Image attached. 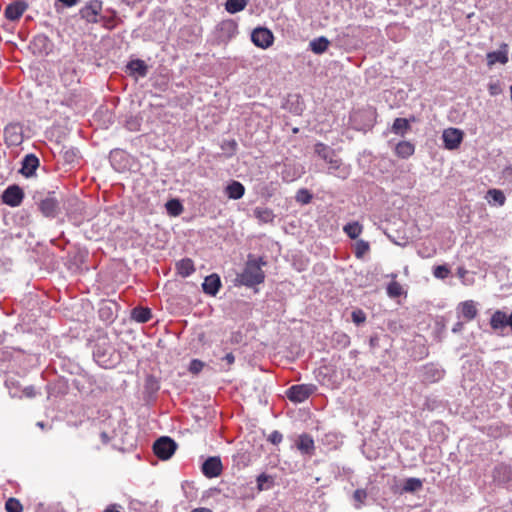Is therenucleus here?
Segmentation results:
<instances>
[{
	"label": "nucleus",
	"instance_id": "obj_1",
	"mask_svg": "<svg viewBox=\"0 0 512 512\" xmlns=\"http://www.w3.org/2000/svg\"><path fill=\"white\" fill-rule=\"evenodd\" d=\"M266 264L267 262L263 257H255L249 254L242 272L236 275L235 286L254 288L262 284L265 280V272L262 267Z\"/></svg>",
	"mask_w": 512,
	"mask_h": 512
},
{
	"label": "nucleus",
	"instance_id": "obj_2",
	"mask_svg": "<svg viewBox=\"0 0 512 512\" xmlns=\"http://www.w3.org/2000/svg\"><path fill=\"white\" fill-rule=\"evenodd\" d=\"M314 151L320 158L329 164L328 174L334 175L343 180L349 177V167L344 165L342 160L336 156L333 148L322 142H318L315 144Z\"/></svg>",
	"mask_w": 512,
	"mask_h": 512
},
{
	"label": "nucleus",
	"instance_id": "obj_3",
	"mask_svg": "<svg viewBox=\"0 0 512 512\" xmlns=\"http://www.w3.org/2000/svg\"><path fill=\"white\" fill-rule=\"evenodd\" d=\"M93 358L97 364L104 368L114 367L119 356L107 335H101L93 345Z\"/></svg>",
	"mask_w": 512,
	"mask_h": 512
},
{
	"label": "nucleus",
	"instance_id": "obj_4",
	"mask_svg": "<svg viewBox=\"0 0 512 512\" xmlns=\"http://www.w3.org/2000/svg\"><path fill=\"white\" fill-rule=\"evenodd\" d=\"M176 449L177 443L169 436H162L153 444V452L161 460L170 459Z\"/></svg>",
	"mask_w": 512,
	"mask_h": 512
},
{
	"label": "nucleus",
	"instance_id": "obj_5",
	"mask_svg": "<svg viewBox=\"0 0 512 512\" xmlns=\"http://www.w3.org/2000/svg\"><path fill=\"white\" fill-rule=\"evenodd\" d=\"M317 390L314 384H296L289 387L286 391L287 398L294 403H302L307 400Z\"/></svg>",
	"mask_w": 512,
	"mask_h": 512
},
{
	"label": "nucleus",
	"instance_id": "obj_6",
	"mask_svg": "<svg viewBox=\"0 0 512 512\" xmlns=\"http://www.w3.org/2000/svg\"><path fill=\"white\" fill-rule=\"evenodd\" d=\"M445 376V370L438 364L428 363L419 369V378L424 384L439 382Z\"/></svg>",
	"mask_w": 512,
	"mask_h": 512
},
{
	"label": "nucleus",
	"instance_id": "obj_7",
	"mask_svg": "<svg viewBox=\"0 0 512 512\" xmlns=\"http://www.w3.org/2000/svg\"><path fill=\"white\" fill-rule=\"evenodd\" d=\"M4 141L8 147L19 146L24 140L23 126L19 122H11L4 127Z\"/></svg>",
	"mask_w": 512,
	"mask_h": 512
},
{
	"label": "nucleus",
	"instance_id": "obj_8",
	"mask_svg": "<svg viewBox=\"0 0 512 512\" xmlns=\"http://www.w3.org/2000/svg\"><path fill=\"white\" fill-rule=\"evenodd\" d=\"M38 208L46 218H55L60 211V204L55 197V192H48L44 198L39 199Z\"/></svg>",
	"mask_w": 512,
	"mask_h": 512
},
{
	"label": "nucleus",
	"instance_id": "obj_9",
	"mask_svg": "<svg viewBox=\"0 0 512 512\" xmlns=\"http://www.w3.org/2000/svg\"><path fill=\"white\" fill-rule=\"evenodd\" d=\"M252 43L262 49L269 48L274 42V35L266 27H257L251 33Z\"/></svg>",
	"mask_w": 512,
	"mask_h": 512
},
{
	"label": "nucleus",
	"instance_id": "obj_10",
	"mask_svg": "<svg viewBox=\"0 0 512 512\" xmlns=\"http://www.w3.org/2000/svg\"><path fill=\"white\" fill-rule=\"evenodd\" d=\"M24 199L23 189L16 185H9L2 193L1 200L10 207H18Z\"/></svg>",
	"mask_w": 512,
	"mask_h": 512
},
{
	"label": "nucleus",
	"instance_id": "obj_11",
	"mask_svg": "<svg viewBox=\"0 0 512 512\" xmlns=\"http://www.w3.org/2000/svg\"><path fill=\"white\" fill-rule=\"evenodd\" d=\"M464 138V132L458 128H447L442 133L444 148L447 150H455L459 148Z\"/></svg>",
	"mask_w": 512,
	"mask_h": 512
},
{
	"label": "nucleus",
	"instance_id": "obj_12",
	"mask_svg": "<svg viewBox=\"0 0 512 512\" xmlns=\"http://www.w3.org/2000/svg\"><path fill=\"white\" fill-rule=\"evenodd\" d=\"M101 11L102 1L90 0L80 9L79 14L81 18L86 20L88 23H98V17Z\"/></svg>",
	"mask_w": 512,
	"mask_h": 512
},
{
	"label": "nucleus",
	"instance_id": "obj_13",
	"mask_svg": "<svg viewBox=\"0 0 512 512\" xmlns=\"http://www.w3.org/2000/svg\"><path fill=\"white\" fill-rule=\"evenodd\" d=\"M492 477L498 485L508 486L512 484V466L505 463L496 465L493 469Z\"/></svg>",
	"mask_w": 512,
	"mask_h": 512
},
{
	"label": "nucleus",
	"instance_id": "obj_14",
	"mask_svg": "<svg viewBox=\"0 0 512 512\" xmlns=\"http://www.w3.org/2000/svg\"><path fill=\"white\" fill-rule=\"evenodd\" d=\"M223 465L219 456H210L202 464L201 471L207 478H215L221 475Z\"/></svg>",
	"mask_w": 512,
	"mask_h": 512
},
{
	"label": "nucleus",
	"instance_id": "obj_15",
	"mask_svg": "<svg viewBox=\"0 0 512 512\" xmlns=\"http://www.w3.org/2000/svg\"><path fill=\"white\" fill-rule=\"evenodd\" d=\"M39 165V158L35 154H27L21 161V168L19 170V173H21L26 178L32 177L33 175H35V172Z\"/></svg>",
	"mask_w": 512,
	"mask_h": 512
},
{
	"label": "nucleus",
	"instance_id": "obj_16",
	"mask_svg": "<svg viewBox=\"0 0 512 512\" xmlns=\"http://www.w3.org/2000/svg\"><path fill=\"white\" fill-rule=\"evenodd\" d=\"M27 9L28 4L25 1H15L6 6L4 15L10 21H17Z\"/></svg>",
	"mask_w": 512,
	"mask_h": 512
},
{
	"label": "nucleus",
	"instance_id": "obj_17",
	"mask_svg": "<svg viewBox=\"0 0 512 512\" xmlns=\"http://www.w3.org/2000/svg\"><path fill=\"white\" fill-rule=\"evenodd\" d=\"M487 65L493 66L496 63L506 64L508 58V44L502 43L500 49L497 51H491L486 54Z\"/></svg>",
	"mask_w": 512,
	"mask_h": 512
},
{
	"label": "nucleus",
	"instance_id": "obj_18",
	"mask_svg": "<svg viewBox=\"0 0 512 512\" xmlns=\"http://www.w3.org/2000/svg\"><path fill=\"white\" fill-rule=\"evenodd\" d=\"M222 286L220 276L216 273H212L205 277L202 283V290L205 294L210 296H216Z\"/></svg>",
	"mask_w": 512,
	"mask_h": 512
},
{
	"label": "nucleus",
	"instance_id": "obj_19",
	"mask_svg": "<svg viewBox=\"0 0 512 512\" xmlns=\"http://www.w3.org/2000/svg\"><path fill=\"white\" fill-rule=\"evenodd\" d=\"M149 71L148 65L141 59H133L126 65V72L130 76H136L144 78L147 76Z\"/></svg>",
	"mask_w": 512,
	"mask_h": 512
},
{
	"label": "nucleus",
	"instance_id": "obj_20",
	"mask_svg": "<svg viewBox=\"0 0 512 512\" xmlns=\"http://www.w3.org/2000/svg\"><path fill=\"white\" fill-rule=\"evenodd\" d=\"M218 30L223 40H231L238 34V25L234 20L227 19L219 23Z\"/></svg>",
	"mask_w": 512,
	"mask_h": 512
},
{
	"label": "nucleus",
	"instance_id": "obj_21",
	"mask_svg": "<svg viewBox=\"0 0 512 512\" xmlns=\"http://www.w3.org/2000/svg\"><path fill=\"white\" fill-rule=\"evenodd\" d=\"M416 118L411 116L407 118H396L392 124L391 132L398 136L404 137L411 130V123L415 122Z\"/></svg>",
	"mask_w": 512,
	"mask_h": 512
},
{
	"label": "nucleus",
	"instance_id": "obj_22",
	"mask_svg": "<svg viewBox=\"0 0 512 512\" xmlns=\"http://www.w3.org/2000/svg\"><path fill=\"white\" fill-rule=\"evenodd\" d=\"M296 446L304 455H313L315 452V443L311 435L303 433L299 435Z\"/></svg>",
	"mask_w": 512,
	"mask_h": 512
},
{
	"label": "nucleus",
	"instance_id": "obj_23",
	"mask_svg": "<svg viewBox=\"0 0 512 512\" xmlns=\"http://www.w3.org/2000/svg\"><path fill=\"white\" fill-rule=\"evenodd\" d=\"M225 194L229 199L238 200L241 199L245 194V187L244 185L236 180H232L226 187H225Z\"/></svg>",
	"mask_w": 512,
	"mask_h": 512
},
{
	"label": "nucleus",
	"instance_id": "obj_24",
	"mask_svg": "<svg viewBox=\"0 0 512 512\" xmlns=\"http://www.w3.org/2000/svg\"><path fill=\"white\" fill-rule=\"evenodd\" d=\"M116 306L114 302H104L98 310L99 318L105 322L112 323L117 317L114 311Z\"/></svg>",
	"mask_w": 512,
	"mask_h": 512
},
{
	"label": "nucleus",
	"instance_id": "obj_25",
	"mask_svg": "<svg viewBox=\"0 0 512 512\" xmlns=\"http://www.w3.org/2000/svg\"><path fill=\"white\" fill-rule=\"evenodd\" d=\"M175 268L177 273L183 277H189L195 272L194 262L190 258H183L176 262Z\"/></svg>",
	"mask_w": 512,
	"mask_h": 512
},
{
	"label": "nucleus",
	"instance_id": "obj_26",
	"mask_svg": "<svg viewBox=\"0 0 512 512\" xmlns=\"http://www.w3.org/2000/svg\"><path fill=\"white\" fill-rule=\"evenodd\" d=\"M61 154L63 156L64 162L69 165H74L81 159V153L76 147L63 146Z\"/></svg>",
	"mask_w": 512,
	"mask_h": 512
},
{
	"label": "nucleus",
	"instance_id": "obj_27",
	"mask_svg": "<svg viewBox=\"0 0 512 512\" xmlns=\"http://www.w3.org/2000/svg\"><path fill=\"white\" fill-rule=\"evenodd\" d=\"M152 318L151 309L148 307L137 306L131 311V319L138 323H146Z\"/></svg>",
	"mask_w": 512,
	"mask_h": 512
},
{
	"label": "nucleus",
	"instance_id": "obj_28",
	"mask_svg": "<svg viewBox=\"0 0 512 512\" xmlns=\"http://www.w3.org/2000/svg\"><path fill=\"white\" fill-rule=\"evenodd\" d=\"M415 152V145L410 141H400L395 147V154L402 159H407Z\"/></svg>",
	"mask_w": 512,
	"mask_h": 512
},
{
	"label": "nucleus",
	"instance_id": "obj_29",
	"mask_svg": "<svg viewBox=\"0 0 512 512\" xmlns=\"http://www.w3.org/2000/svg\"><path fill=\"white\" fill-rule=\"evenodd\" d=\"M508 322V316L500 310L495 311L490 318V325L494 330L505 328Z\"/></svg>",
	"mask_w": 512,
	"mask_h": 512
},
{
	"label": "nucleus",
	"instance_id": "obj_30",
	"mask_svg": "<svg viewBox=\"0 0 512 512\" xmlns=\"http://www.w3.org/2000/svg\"><path fill=\"white\" fill-rule=\"evenodd\" d=\"M423 488V481L420 478L410 477L407 478L402 486L403 493H415Z\"/></svg>",
	"mask_w": 512,
	"mask_h": 512
},
{
	"label": "nucleus",
	"instance_id": "obj_31",
	"mask_svg": "<svg viewBox=\"0 0 512 512\" xmlns=\"http://www.w3.org/2000/svg\"><path fill=\"white\" fill-rule=\"evenodd\" d=\"M459 307L461 310V314L468 321L473 320L477 316L478 311H477L474 301H472V300L464 301V302L460 303Z\"/></svg>",
	"mask_w": 512,
	"mask_h": 512
},
{
	"label": "nucleus",
	"instance_id": "obj_32",
	"mask_svg": "<svg viewBox=\"0 0 512 512\" xmlns=\"http://www.w3.org/2000/svg\"><path fill=\"white\" fill-rule=\"evenodd\" d=\"M329 44L330 42L326 37L320 36L310 41L309 46L315 54H322L328 49Z\"/></svg>",
	"mask_w": 512,
	"mask_h": 512
},
{
	"label": "nucleus",
	"instance_id": "obj_33",
	"mask_svg": "<svg viewBox=\"0 0 512 512\" xmlns=\"http://www.w3.org/2000/svg\"><path fill=\"white\" fill-rule=\"evenodd\" d=\"M254 216L259 220L260 223H271L275 218V215L270 208L261 207H256L254 209Z\"/></svg>",
	"mask_w": 512,
	"mask_h": 512
},
{
	"label": "nucleus",
	"instance_id": "obj_34",
	"mask_svg": "<svg viewBox=\"0 0 512 512\" xmlns=\"http://www.w3.org/2000/svg\"><path fill=\"white\" fill-rule=\"evenodd\" d=\"M248 4V0H226L225 10L230 14H236L243 11Z\"/></svg>",
	"mask_w": 512,
	"mask_h": 512
},
{
	"label": "nucleus",
	"instance_id": "obj_35",
	"mask_svg": "<svg viewBox=\"0 0 512 512\" xmlns=\"http://www.w3.org/2000/svg\"><path fill=\"white\" fill-rule=\"evenodd\" d=\"M256 482L258 491L269 490L274 486V477L266 473H261L257 476Z\"/></svg>",
	"mask_w": 512,
	"mask_h": 512
},
{
	"label": "nucleus",
	"instance_id": "obj_36",
	"mask_svg": "<svg viewBox=\"0 0 512 512\" xmlns=\"http://www.w3.org/2000/svg\"><path fill=\"white\" fill-rule=\"evenodd\" d=\"M363 227L358 221L349 222L343 227V231L351 239H357L362 233Z\"/></svg>",
	"mask_w": 512,
	"mask_h": 512
},
{
	"label": "nucleus",
	"instance_id": "obj_37",
	"mask_svg": "<svg viewBox=\"0 0 512 512\" xmlns=\"http://www.w3.org/2000/svg\"><path fill=\"white\" fill-rule=\"evenodd\" d=\"M83 209H84L83 204L76 201L75 211L68 212L69 221H71L73 225L80 226L83 223V221L85 219L84 216L82 215Z\"/></svg>",
	"mask_w": 512,
	"mask_h": 512
},
{
	"label": "nucleus",
	"instance_id": "obj_38",
	"mask_svg": "<svg viewBox=\"0 0 512 512\" xmlns=\"http://www.w3.org/2000/svg\"><path fill=\"white\" fill-rule=\"evenodd\" d=\"M487 198H488L489 202H493L499 206H503L506 201V197H505L503 191H501L499 189L488 190Z\"/></svg>",
	"mask_w": 512,
	"mask_h": 512
},
{
	"label": "nucleus",
	"instance_id": "obj_39",
	"mask_svg": "<svg viewBox=\"0 0 512 512\" xmlns=\"http://www.w3.org/2000/svg\"><path fill=\"white\" fill-rule=\"evenodd\" d=\"M167 212L172 216H178L183 211V205L178 199H171L165 205Z\"/></svg>",
	"mask_w": 512,
	"mask_h": 512
},
{
	"label": "nucleus",
	"instance_id": "obj_40",
	"mask_svg": "<svg viewBox=\"0 0 512 512\" xmlns=\"http://www.w3.org/2000/svg\"><path fill=\"white\" fill-rule=\"evenodd\" d=\"M238 144L236 140H226L221 144V149L224 151L227 158H231L235 155Z\"/></svg>",
	"mask_w": 512,
	"mask_h": 512
},
{
	"label": "nucleus",
	"instance_id": "obj_41",
	"mask_svg": "<svg viewBox=\"0 0 512 512\" xmlns=\"http://www.w3.org/2000/svg\"><path fill=\"white\" fill-rule=\"evenodd\" d=\"M369 249V243L365 240L360 239L355 243L354 254L356 258L361 259L369 251Z\"/></svg>",
	"mask_w": 512,
	"mask_h": 512
},
{
	"label": "nucleus",
	"instance_id": "obj_42",
	"mask_svg": "<svg viewBox=\"0 0 512 512\" xmlns=\"http://www.w3.org/2000/svg\"><path fill=\"white\" fill-rule=\"evenodd\" d=\"M312 197V194L307 189L301 188L296 192L295 200L302 205H306L311 202Z\"/></svg>",
	"mask_w": 512,
	"mask_h": 512
},
{
	"label": "nucleus",
	"instance_id": "obj_43",
	"mask_svg": "<svg viewBox=\"0 0 512 512\" xmlns=\"http://www.w3.org/2000/svg\"><path fill=\"white\" fill-rule=\"evenodd\" d=\"M386 291L390 298H397L401 296L403 289L398 282L392 281L387 285Z\"/></svg>",
	"mask_w": 512,
	"mask_h": 512
},
{
	"label": "nucleus",
	"instance_id": "obj_44",
	"mask_svg": "<svg viewBox=\"0 0 512 512\" xmlns=\"http://www.w3.org/2000/svg\"><path fill=\"white\" fill-rule=\"evenodd\" d=\"M5 509L7 512H22L23 507L18 499L11 497L6 501Z\"/></svg>",
	"mask_w": 512,
	"mask_h": 512
},
{
	"label": "nucleus",
	"instance_id": "obj_45",
	"mask_svg": "<svg viewBox=\"0 0 512 512\" xmlns=\"http://www.w3.org/2000/svg\"><path fill=\"white\" fill-rule=\"evenodd\" d=\"M449 274L450 269L447 265H438L433 268V275L437 279H445Z\"/></svg>",
	"mask_w": 512,
	"mask_h": 512
},
{
	"label": "nucleus",
	"instance_id": "obj_46",
	"mask_svg": "<svg viewBox=\"0 0 512 512\" xmlns=\"http://www.w3.org/2000/svg\"><path fill=\"white\" fill-rule=\"evenodd\" d=\"M203 367H204V362H202L199 359H192L190 361L188 371L192 374H198L202 371Z\"/></svg>",
	"mask_w": 512,
	"mask_h": 512
},
{
	"label": "nucleus",
	"instance_id": "obj_47",
	"mask_svg": "<svg viewBox=\"0 0 512 512\" xmlns=\"http://www.w3.org/2000/svg\"><path fill=\"white\" fill-rule=\"evenodd\" d=\"M351 317H352V321L356 324V325H360L362 323H364L366 321V314L363 310L361 309H356L352 312L351 314Z\"/></svg>",
	"mask_w": 512,
	"mask_h": 512
},
{
	"label": "nucleus",
	"instance_id": "obj_48",
	"mask_svg": "<svg viewBox=\"0 0 512 512\" xmlns=\"http://www.w3.org/2000/svg\"><path fill=\"white\" fill-rule=\"evenodd\" d=\"M80 0H55L54 7L60 12L63 7L75 6Z\"/></svg>",
	"mask_w": 512,
	"mask_h": 512
},
{
	"label": "nucleus",
	"instance_id": "obj_49",
	"mask_svg": "<svg viewBox=\"0 0 512 512\" xmlns=\"http://www.w3.org/2000/svg\"><path fill=\"white\" fill-rule=\"evenodd\" d=\"M282 440H283V435H282V433H280L277 430H274L273 432H271V434L268 437V441L274 445L280 444L282 442Z\"/></svg>",
	"mask_w": 512,
	"mask_h": 512
},
{
	"label": "nucleus",
	"instance_id": "obj_50",
	"mask_svg": "<svg viewBox=\"0 0 512 512\" xmlns=\"http://www.w3.org/2000/svg\"><path fill=\"white\" fill-rule=\"evenodd\" d=\"M335 340L343 347H347L350 344V338L345 333H336Z\"/></svg>",
	"mask_w": 512,
	"mask_h": 512
},
{
	"label": "nucleus",
	"instance_id": "obj_51",
	"mask_svg": "<svg viewBox=\"0 0 512 512\" xmlns=\"http://www.w3.org/2000/svg\"><path fill=\"white\" fill-rule=\"evenodd\" d=\"M353 498L361 504L367 498V492L364 489H357L354 491Z\"/></svg>",
	"mask_w": 512,
	"mask_h": 512
},
{
	"label": "nucleus",
	"instance_id": "obj_52",
	"mask_svg": "<svg viewBox=\"0 0 512 512\" xmlns=\"http://www.w3.org/2000/svg\"><path fill=\"white\" fill-rule=\"evenodd\" d=\"M282 179L285 181V182H291L293 180H295L297 177H299V174H296V173H293L291 175V172L288 171V167L286 166V169L282 171Z\"/></svg>",
	"mask_w": 512,
	"mask_h": 512
},
{
	"label": "nucleus",
	"instance_id": "obj_53",
	"mask_svg": "<svg viewBox=\"0 0 512 512\" xmlns=\"http://www.w3.org/2000/svg\"><path fill=\"white\" fill-rule=\"evenodd\" d=\"M23 394L28 397V398H32L35 396V388L33 386H28V387H25L24 390H23Z\"/></svg>",
	"mask_w": 512,
	"mask_h": 512
},
{
	"label": "nucleus",
	"instance_id": "obj_54",
	"mask_svg": "<svg viewBox=\"0 0 512 512\" xmlns=\"http://www.w3.org/2000/svg\"><path fill=\"white\" fill-rule=\"evenodd\" d=\"M463 327H464L463 322H461V321H457V322L453 325V327H452V332H453V333H459V332H461V331L463 330Z\"/></svg>",
	"mask_w": 512,
	"mask_h": 512
},
{
	"label": "nucleus",
	"instance_id": "obj_55",
	"mask_svg": "<svg viewBox=\"0 0 512 512\" xmlns=\"http://www.w3.org/2000/svg\"><path fill=\"white\" fill-rule=\"evenodd\" d=\"M222 360L226 361L228 365H232L235 362V357L233 353H227Z\"/></svg>",
	"mask_w": 512,
	"mask_h": 512
},
{
	"label": "nucleus",
	"instance_id": "obj_56",
	"mask_svg": "<svg viewBox=\"0 0 512 512\" xmlns=\"http://www.w3.org/2000/svg\"><path fill=\"white\" fill-rule=\"evenodd\" d=\"M369 345L371 348H375L378 345V337L377 336L370 337Z\"/></svg>",
	"mask_w": 512,
	"mask_h": 512
},
{
	"label": "nucleus",
	"instance_id": "obj_57",
	"mask_svg": "<svg viewBox=\"0 0 512 512\" xmlns=\"http://www.w3.org/2000/svg\"><path fill=\"white\" fill-rule=\"evenodd\" d=\"M190 512H212V510L206 507H199L191 510Z\"/></svg>",
	"mask_w": 512,
	"mask_h": 512
},
{
	"label": "nucleus",
	"instance_id": "obj_58",
	"mask_svg": "<svg viewBox=\"0 0 512 512\" xmlns=\"http://www.w3.org/2000/svg\"><path fill=\"white\" fill-rule=\"evenodd\" d=\"M489 92L491 95H496L498 93V86L497 85H490L489 86Z\"/></svg>",
	"mask_w": 512,
	"mask_h": 512
},
{
	"label": "nucleus",
	"instance_id": "obj_59",
	"mask_svg": "<svg viewBox=\"0 0 512 512\" xmlns=\"http://www.w3.org/2000/svg\"><path fill=\"white\" fill-rule=\"evenodd\" d=\"M457 274L459 277H464L467 274V270L463 267H459L457 269Z\"/></svg>",
	"mask_w": 512,
	"mask_h": 512
},
{
	"label": "nucleus",
	"instance_id": "obj_60",
	"mask_svg": "<svg viewBox=\"0 0 512 512\" xmlns=\"http://www.w3.org/2000/svg\"><path fill=\"white\" fill-rule=\"evenodd\" d=\"M100 437H101L103 443H108L109 442V436H108V434L106 432H102L100 434Z\"/></svg>",
	"mask_w": 512,
	"mask_h": 512
},
{
	"label": "nucleus",
	"instance_id": "obj_61",
	"mask_svg": "<svg viewBox=\"0 0 512 512\" xmlns=\"http://www.w3.org/2000/svg\"><path fill=\"white\" fill-rule=\"evenodd\" d=\"M303 109L300 108V107H297L295 110H294V113L297 114V115H300L302 113Z\"/></svg>",
	"mask_w": 512,
	"mask_h": 512
},
{
	"label": "nucleus",
	"instance_id": "obj_62",
	"mask_svg": "<svg viewBox=\"0 0 512 512\" xmlns=\"http://www.w3.org/2000/svg\"><path fill=\"white\" fill-rule=\"evenodd\" d=\"M508 321V326H510L512 329V313L508 316Z\"/></svg>",
	"mask_w": 512,
	"mask_h": 512
},
{
	"label": "nucleus",
	"instance_id": "obj_63",
	"mask_svg": "<svg viewBox=\"0 0 512 512\" xmlns=\"http://www.w3.org/2000/svg\"><path fill=\"white\" fill-rule=\"evenodd\" d=\"M37 40H38V41H40V42H45V41H47V37H45V36H39V37L37 38Z\"/></svg>",
	"mask_w": 512,
	"mask_h": 512
},
{
	"label": "nucleus",
	"instance_id": "obj_64",
	"mask_svg": "<svg viewBox=\"0 0 512 512\" xmlns=\"http://www.w3.org/2000/svg\"><path fill=\"white\" fill-rule=\"evenodd\" d=\"M37 426L43 429L45 427V423L42 421L37 422Z\"/></svg>",
	"mask_w": 512,
	"mask_h": 512
}]
</instances>
